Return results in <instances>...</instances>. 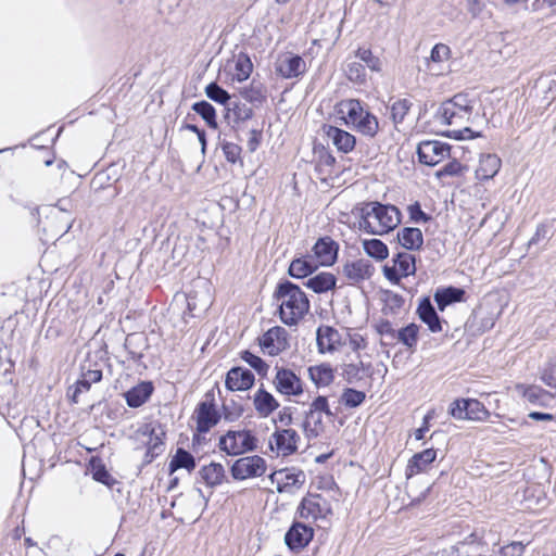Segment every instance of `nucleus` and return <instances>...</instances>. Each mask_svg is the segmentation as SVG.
<instances>
[{
  "instance_id": "f257e3e1",
  "label": "nucleus",
  "mask_w": 556,
  "mask_h": 556,
  "mask_svg": "<svg viewBox=\"0 0 556 556\" xmlns=\"http://www.w3.org/2000/svg\"><path fill=\"white\" fill-rule=\"evenodd\" d=\"M273 299L278 306L280 320L289 327L296 326L309 312L311 303L306 293L289 280L277 285Z\"/></svg>"
},
{
  "instance_id": "f03ea898",
  "label": "nucleus",
  "mask_w": 556,
  "mask_h": 556,
  "mask_svg": "<svg viewBox=\"0 0 556 556\" xmlns=\"http://www.w3.org/2000/svg\"><path fill=\"white\" fill-rule=\"evenodd\" d=\"M337 118L345 127L368 138L379 132L378 117L359 99H342L334 105Z\"/></svg>"
},
{
  "instance_id": "7ed1b4c3",
  "label": "nucleus",
  "mask_w": 556,
  "mask_h": 556,
  "mask_svg": "<svg viewBox=\"0 0 556 556\" xmlns=\"http://www.w3.org/2000/svg\"><path fill=\"white\" fill-rule=\"evenodd\" d=\"M359 228L371 235H386L401 223V213L394 205L380 202L366 203L361 208Z\"/></svg>"
},
{
  "instance_id": "20e7f679",
  "label": "nucleus",
  "mask_w": 556,
  "mask_h": 556,
  "mask_svg": "<svg viewBox=\"0 0 556 556\" xmlns=\"http://www.w3.org/2000/svg\"><path fill=\"white\" fill-rule=\"evenodd\" d=\"M341 500L332 496H325L319 493L307 492L301 500L296 508V515L300 519L317 523L332 518L334 514L333 506Z\"/></svg>"
},
{
  "instance_id": "39448f33",
  "label": "nucleus",
  "mask_w": 556,
  "mask_h": 556,
  "mask_svg": "<svg viewBox=\"0 0 556 556\" xmlns=\"http://www.w3.org/2000/svg\"><path fill=\"white\" fill-rule=\"evenodd\" d=\"M475 100L468 93L460 92L442 103L438 111L441 124L463 127L472 119Z\"/></svg>"
},
{
  "instance_id": "423d86ee",
  "label": "nucleus",
  "mask_w": 556,
  "mask_h": 556,
  "mask_svg": "<svg viewBox=\"0 0 556 556\" xmlns=\"http://www.w3.org/2000/svg\"><path fill=\"white\" fill-rule=\"evenodd\" d=\"M191 419L195 422L192 441L200 443L202 434L210 432L222 419L213 389L206 391L203 400L197 404Z\"/></svg>"
},
{
  "instance_id": "0eeeda50",
  "label": "nucleus",
  "mask_w": 556,
  "mask_h": 556,
  "mask_svg": "<svg viewBox=\"0 0 556 556\" xmlns=\"http://www.w3.org/2000/svg\"><path fill=\"white\" fill-rule=\"evenodd\" d=\"M374 329L380 337L390 339V344H401L409 354L417 351L420 326L416 323L395 329L389 319L380 318L375 323Z\"/></svg>"
},
{
  "instance_id": "6e6552de",
  "label": "nucleus",
  "mask_w": 556,
  "mask_h": 556,
  "mask_svg": "<svg viewBox=\"0 0 556 556\" xmlns=\"http://www.w3.org/2000/svg\"><path fill=\"white\" fill-rule=\"evenodd\" d=\"M324 416L332 417L328 397L317 395L311 402L303 420V431L307 439L319 437L326 429Z\"/></svg>"
},
{
  "instance_id": "1a4fd4ad",
  "label": "nucleus",
  "mask_w": 556,
  "mask_h": 556,
  "mask_svg": "<svg viewBox=\"0 0 556 556\" xmlns=\"http://www.w3.org/2000/svg\"><path fill=\"white\" fill-rule=\"evenodd\" d=\"M218 447L227 455L237 456L257 447V439L250 430H229L219 438Z\"/></svg>"
},
{
  "instance_id": "9d476101",
  "label": "nucleus",
  "mask_w": 556,
  "mask_h": 556,
  "mask_svg": "<svg viewBox=\"0 0 556 556\" xmlns=\"http://www.w3.org/2000/svg\"><path fill=\"white\" fill-rule=\"evenodd\" d=\"M261 351L268 356H279L290 349V334L282 326H273L256 338Z\"/></svg>"
},
{
  "instance_id": "9b49d317",
  "label": "nucleus",
  "mask_w": 556,
  "mask_h": 556,
  "mask_svg": "<svg viewBox=\"0 0 556 556\" xmlns=\"http://www.w3.org/2000/svg\"><path fill=\"white\" fill-rule=\"evenodd\" d=\"M273 384L277 393L287 397H300L304 393L305 383L291 368L275 366Z\"/></svg>"
},
{
  "instance_id": "f8f14e48",
  "label": "nucleus",
  "mask_w": 556,
  "mask_h": 556,
  "mask_svg": "<svg viewBox=\"0 0 556 556\" xmlns=\"http://www.w3.org/2000/svg\"><path fill=\"white\" fill-rule=\"evenodd\" d=\"M448 414L457 420L486 421L491 416L485 405L477 399H456L448 408Z\"/></svg>"
},
{
  "instance_id": "ddd939ff",
  "label": "nucleus",
  "mask_w": 556,
  "mask_h": 556,
  "mask_svg": "<svg viewBox=\"0 0 556 556\" xmlns=\"http://www.w3.org/2000/svg\"><path fill=\"white\" fill-rule=\"evenodd\" d=\"M300 443L301 437L293 428L276 427L269 438L270 450L281 457L294 455L299 450Z\"/></svg>"
},
{
  "instance_id": "4468645a",
  "label": "nucleus",
  "mask_w": 556,
  "mask_h": 556,
  "mask_svg": "<svg viewBox=\"0 0 556 556\" xmlns=\"http://www.w3.org/2000/svg\"><path fill=\"white\" fill-rule=\"evenodd\" d=\"M416 273V258L407 252L395 254L391 264L383 267L384 277L392 283L397 285L403 278L413 276Z\"/></svg>"
},
{
  "instance_id": "2eb2a0df",
  "label": "nucleus",
  "mask_w": 556,
  "mask_h": 556,
  "mask_svg": "<svg viewBox=\"0 0 556 556\" xmlns=\"http://www.w3.org/2000/svg\"><path fill=\"white\" fill-rule=\"evenodd\" d=\"M419 162L435 166L451 156V146L439 140H425L417 147Z\"/></svg>"
},
{
  "instance_id": "dca6fc26",
  "label": "nucleus",
  "mask_w": 556,
  "mask_h": 556,
  "mask_svg": "<svg viewBox=\"0 0 556 556\" xmlns=\"http://www.w3.org/2000/svg\"><path fill=\"white\" fill-rule=\"evenodd\" d=\"M266 468V460L262 456H244L232 464L231 475L236 480H245L263 476Z\"/></svg>"
},
{
  "instance_id": "f3484780",
  "label": "nucleus",
  "mask_w": 556,
  "mask_h": 556,
  "mask_svg": "<svg viewBox=\"0 0 556 556\" xmlns=\"http://www.w3.org/2000/svg\"><path fill=\"white\" fill-rule=\"evenodd\" d=\"M269 479L279 493H291L299 490L305 483V475L294 468H282L274 471Z\"/></svg>"
},
{
  "instance_id": "a211bd4d",
  "label": "nucleus",
  "mask_w": 556,
  "mask_h": 556,
  "mask_svg": "<svg viewBox=\"0 0 556 556\" xmlns=\"http://www.w3.org/2000/svg\"><path fill=\"white\" fill-rule=\"evenodd\" d=\"M314 534V529L311 526L294 521L286 532L285 542L290 551L299 553L312 542Z\"/></svg>"
},
{
  "instance_id": "6ab92c4d",
  "label": "nucleus",
  "mask_w": 556,
  "mask_h": 556,
  "mask_svg": "<svg viewBox=\"0 0 556 556\" xmlns=\"http://www.w3.org/2000/svg\"><path fill=\"white\" fill-rule=\"evenodd\" d=\"M316 342L319 354H332L345 344L339 330L328 325H320L317 328Z\"/></svg>"
},
{
  "instance_id": "aec40b11",
  "label": "nucleus",
  "mask_w": 556,
  "mask_h": 556,
  "mask_svg": "<svg viewBox=\"0 0 556 556\" xmlns=\"http://www.w3.org/2000/svg\"><path fill=\"white\" fill-rule=\"evenodd\" d=\"M339 244L329 236L319 238L312 248V258L320 266H331L337 261Z\"/></svg>"
},
{
  "instance_id": "412c9836",
  "label": "nucleus",
  "mask_w": 556,
  "mask_h": 556,
  "mask_svg": "<svg viewBox=\"0 0 556 556\" xmlns=\"http://www.w3.org/2000/svg\"><path fill=\"white\" fill-rule=\"evenodd\" d=\"M437 457H438V450L434 447H429V448L422 450L418 453H415L407 460V464L405 467L406 480H409L417 475L427 472L429 467L435 462Z\"/></svg>"
},
{
  "instance_id": "4be33fe9",
  "label": "nucleus",
  "mask_w": 556,
  "mask_h": 556,
  "mask_svg": "<svg viewBox=\"0 0 556 556\" xmlns=\"http://www.w3.org/2000/svg\"><path fill=\"white\" fill-rule=\"evenodd\" d=\"M323 132L331 140L332 144L340 153H351L356 147V137L345 129L330 124H324Z\"/></svg>"
},
{
  "instance_id": "5701e85b",
  "label": "nucleus",
  "mask_w": 556,
  "mask_h": 556,
  "mask_svg": "<svg viewBox=\"0 0 556 556\" xmlns=\"http://www.w3.org/2000/svg\"><path fill=\"white\" fill-rule=\"evenodd\" d=\"M255 383L254 374L244 367L236 366L230 368L225 377V387L228 391H248Z\"/></svg>"
},
{
  "instance_id": "b1692460",
  "label": "nucleus",
  "mask_w": 556,
  "mask_h": 556,
  "mask_svg": "<svg viewBox=\"0 0 556 556\" xmlns=\"http://www.w3.org/2000/svg\"><path fill=\"white\" fill-rule=\"evenodd\" d=\"M515 390L532 405L546 407L555 394L536 384L517 383Z\"/></svg>"
},
{
  "instance_id": "393cba45",
  "label": "nucleus",
  "mask_w": 556,
  "mask_h": 556,
  "mask_svg": "<svg viewBox=\"0 0 556 556\" xmlns=\"http://www.w3.org/2000/svg\"><path fill=\"white\" fill-rule=\"evenodd\" d=\"M502 168V159L495 153L481 154L475 169V177L480 182L493 179Z\"/></svg>"
},
{
  "instance_id": "a878e982",
  "label": "nucleus",
  "mask_w": 556,
  "mask_h": 556,
  "mask_svg": "<svg viewBox=\"0 0 556 556\" xmlns=\"http://www.w3.org/2000/svg\"><path fill=\"white\" fill-rule=\"evenodd\" d=\"M306 72L305 61L296 54L289 53L276 65V73L286 79L296 78Z\"/></svg>"
},
{
  "instance_id": "bb28decb",
  "label": "nucleus",
  "mask_w": 556,
  "mask_h": 556,
  "mask_svg": "<svg viewBox=\"0 0 556 556\" xmlns=\"http://www.w3.org/2000/svg\"><path fill=\"white\" fill-rule=\"evenodd\" d=\"M416 313L418 318L427 325L429 331L432 333L443 331V323L445 321L439 317L429 298L420 300Z\"/></svg>"
},
{
  "instance_id": "cd10ccee",
  "label": "nucleus",
  "mask_w": 556,
  "mask_h": 556,
  "mask_svg": "<svg viewBox=\"0 0 556 556\" xmlns=\"http://www.w3.org/2000/svg\"><path fill=\"white\" fill-rule=\"evenodd\" d=\"M307 376L317 389L327 388L336 379V369L331 364L325 362L309 366L307 368Z\"/></svg>"
},
{
  "instance_id": "c85d7f7f",
  "label": "nucleus",
  "mask_w": 556,
  "mask_h": 556,
  "mask_svg": "<svg viewBox=\"0 0 556 556\" xmlns=\"http://www.w3.org/2000/svg\"><path fill=\"white\" fill-rule=\"evenodd\" d=\"M154 391L151 381H141L124 393L127 405L131 408L142 406L151 397Z\"/></svg>"
},
{
  "instance_id": "c756f323",
  "label": "nucleus",
  "mask_w": 556,
  "mask_h": 556,
  "mask_svg": "<svg viewBox=\"0 0 556 556\" xmlns=\"http://www.w3.org/2000/svg\"><path fill=\"white\" fill-rule=\"evenodd\" d=\"M253 406L262 418L269 417L278 407V400L264 388H260L253 395Z\"/></svg>"
},
{
  "instance_id": "7c9ffc66",
  "label": "nucleus",
  "mask_w": 556,
  "mask_h": 556,
  "mask_svg": "<svg viewBox=\"0 0 556 556\" xmlns=\"http://www.w3.org/2000/svg\"><path fill=\"white\" fill-rule=\"evenodd\" d=\"M252 72L253 63L250 56L244 52H240L233 58L232 65L229 70L230 81H245L251 76Z\"/></svg>"
},
{
  "instance_id": "2f4dec72",
  "label": "nucleus",
  "mask_w": 556,
  "mask_h": 556,
  "mask_svg": "<svg viewBox=\"0 0 556 556\" xmlns=\"http://www.w3.org/2000/svg\"><path fill=\"white\" fill-rule=\"evenodd\" d=\"M372 364L359 361L357 363L344 364L342 367V377L349 383H355L363 380L365 377H371Z\"/></svg>"
},
{
  "instance_id": "473e14b6",
  "label": "nucleus",
  "mask_w": 556,
  "mask_h": 556,
  "mask_svg": "<svg viewBox=\"0 0 556 556\" xmlns=\"http://www.w3.org/2000/svg\"><path fill=\"white\" fill-rule=\"evenodd\" d=\"M465 290L456 287L438 289L433 295L440 312H443L448 305L465 301Z\"/></svg>"
},
{
  "instance_id": "72a5a7b5",
  "label": "nucleus",
  "mask_w": 556,
  "mask_h": 556,
  "mask_svg": "<svg viewBox=\"0 0 556 556\" xmlns=\"http://www.w3.org/2000/svg\"><path fill=\"white\" fill-rule=\"evenodd\" d=\"M399 243L406 250L418 251L424 244V236L419 228L404 227L397 232Z\"/></svg>"
},
{
  "instance_id": "f704fd0d",
  "label": "nucleus",
  "mask_w": 556,
  "mask_h": 556,
  "mask_svg": "<svg viewBox=\"0 0 556 556\" xmlns=\"http://www.w3.org/2000/svg\"><path fill=\"white\" fill-rule=\"evenodd\" d=\"M318 269L317 264L314 262L311 255H304L294 258L290 265L288 273L291 277L302 279L308 277L315 270Z\"/></svg>"
},
{
  "instance_id": "c9c22d12",
  "label": "nucleus",
  "mask_w": 556,
  "mask_h": 556,
  "mask_svg": "<svg viewBox=\"0 0 556 556\" xmlns=\"http://www.w3.org/2000/svg\"><path fill=\"white\" fill-rule=\"evenodd\" d=\"M197 467L193 455L182 447H178L176 453L169 460L168 472L173 475L178 469H186L188 472H192Z\"/></svg>"
},
{
  "instance_id": "e433bc0d",
  "label": "nucleus",
  "mask_w": 556,
  "mask_h": 556,
  "mask_svg": "<svg viewBox=\"0 0 556 556\" xmlns=\"http://www.w3.org/2000/svg\"><path fill=\"white\" fill-rule=\"evenodd\" d=\"M253 116V110L247 103L232 101L226 106L225 117L233 125H239Z\"/></svg>"
},
{
  "instance_id": "4c0bfd02",
  "label": "nucleus",
  "mask_w": 556,
  "mask_h": 556,
  "mask_svg": "<svg viewBox=\"0 0 556 556\" xmlns=\"http://www.w3.org/2000/svg\"><path fill=\"white\" fill-rule=\"evenodd\" d=\"M200 476L203 482L211 488L220 485L225 478V468L220 463L212 462L200 469Z\"/></svg>"
},
{
  "instance_id": "58836bf2",
  "label": "nucleus",
  "mask_w": 556,
  "mask_h": 556,
  "mask_svg": "<svg viewBox=\"0 0 556 556\" xmlns=\"http://www.w3.org/2000/svg\"><path fill=\"white\" fill-rule=\"evenodd\" d=\"M88 470L91 472L92 479L106 486H112L115 479L108 471L105 464L100 456H92L88 462Z\"/></svg>"
},
{
  "instance_id": "ea45409f",
  "label": "nucleus",
  "mask_w": 556,
  "mask_h": 556,
  "mask_svg": "<svg viewBox=\"0 0 556 556\" xmlns=\"http://www.w3.org/2000/svg\"><path fill=\"white\" fill-rule=\"evenodd\" d=\"M337 278L333 274L323 271L311 277L305 286L315 293H325L336 288Z\"/></svg>"
},
{
  "instance_id": "a19ab883",
  "label": "nucleus",
  "mask_w": 556,
  "mask_h": 556,
  "mask_svg": "<svg viewBox=\"0 0 556 556\" xmlns=\"http://www.w3.org/2000/svg\"><path fill=\"white\" fill-rule=\"evenodd\" d=\"M344 275L349 280L359 282L371 276L372 268L363 260L346 263L343 268Z\"/></svg>"
},
{
  "instance_id": "79ce46f5",
  "label": "nucleus",
  "mask_w": 556,
  "mask_h": 556,
  "mask_svg": "<svg viewBox=\"0 0 556 556\" xmlns=\"http://www.w3.org/2000/svg\"><path fill=\"white\" fill-rule=\"evenodd\" d=\"M315 489L316 491L313 493H319L325 496H332L337 500H341L342 497V491L331 475L318 476L315 481Z\"/></svg>"
},
{
  "instance_id": "37998d69",
  "label": "nucleus",
  "mask_w": 556,
  "mask_h": 556,
  "mask_svg": "<svg viewBox=\"0 0 556 556\" xmlns=\"http://www.w3.org/2000/svg\"><path fill=\"white\" fill-rule=\"evenodd\" d=\"M149 438L146 443L147 453L146 458L151 462L157 457L162 452L165 444L166 433L163 430L156 431L150 428L148 431Z\"/></svg>"
},
{
  "instance_id": "c03bdc74",
  "label": "nucleus",
  "mask_w": 556,
  "mask_h": 556,
  "mask_svg": "<svg viewBox=\"0 0 556 556\" xmlns=\"http://www.w3.org/2000/svg\"><path fill=\"white\" fill-rule=\"evenodd\" d=\"M191 109L202 117L210 129H218L217 113L210 102L205 100L194 102Z\"/></svg>"
},
{
  "instance_id": "a18cd8bd",
  "label": "nucleus",
  "mask_w": 556,
  "mask_h": 556,
  "mask_svg": "<svg viewBox=\"0 0 556 556\" xmlns=\"http://www.w3.org/2000/svg\"><path fill=\"white\" fill-rule=\"evenodd\" d=\"M355 56L359 59L365 66L371 72L380 73L382 71V61L372 50L368 47H358L355 51Z\"/></svg>"
},
{
  "instance_id": "49530a36",
  "label": "nucleus",
  "mask_w": 556,
  "mask_h": 556,
  "mask_svg": "<svg viewBox=\"0 0 556 556\" xmlns=\"http://www.w3.org/2000/svg\"><path fill=\"white\" fill-rule=\"evenodd\" d=\"M240 358L250 365L258 376L266 377L269 371V365L258 355L244 350L240 352Z\"/></svg>"
},
{
  "instance_id": "de8ad7c7",
  "label": "nucleus",
  "mask_w": 556,
  "mask_h": 556,
  "mask_svg": "<svg viewBox=\"0 0 556 556\" xmlns=\"http://www.w3.org/2000/svg\"><path fill=\"white\" fill-rule=\"evenodd\" d=\"M364 250L369 256H371L378 261H383L389 255V250H388L387 244L379 239L365 240L364 241Z\"/></svg>"
},
{
  "instance_id": "09e8293b",
  "label": "nucleus",
  "mask_w": 556,
  "mask_h": 556,
  "mask_svg": "<svg viewBox=\"0 0 556 556\" xmlns=\"http://www.w3.org/2000/svg\"><path fill=\"white\" fill-rule=\"evenodd\" d=\"M366 400V393L353 388H345L341 394V403L346 408H355L362 405Z\"/></svg>"
},
{
  "instance_id": "8fccbe9b",
  "label": "nucleus",
  "mask_w": 556,
  "mask_h": 556,
  "mask_svg": "<svg viewBox=\"0 0 556 556\" xmlns=\"http://www.w3.org/2000/svg\"><path fill=\"white\" fill-rule=\"evenodd\" d=\"M383 302L384 303L381 311L386 316L397 314L405 304L403 296L393 292H388Z\"/></svg>"
},
{
  "instance_id": "3c124183",
  "label": "nucleus",
  "mask_w": 556,
  "mask_h": 556,
  "mask_svg": "<svg viewBox=\"0 0 556 556\" xmlns=\"http://www.w3.org/2000/svg\"><path fill=\"white\" fill-rule=\"evenodd\" d=\"M412 108V102L404 98L395 100L390 108L391 118L395 124L402 123Z\"/></svg>"
},
{
  "instance_id": "603ef678",
  "label": "nucleus",
  "mask_w": 556,
  "mask_h": 556,
  "mask_svg": "<svg viewBox=\"0 0 556 556\" xmlns=\"http://www.w3.org/2000/svg\"><path fill=\"white\" fill-rule=\"evenodd\" d=\"M345 75L354 84H365L367 79L366 66L361 62H351L346 65Z\"/></svg>"
},
{
  "instance_id": "864d4df0",
  "label": "nucleus",
  "mask_w": 556,
  "mask_h": 556,
  "mask_svg": "<svg viewBox=\"0 0 556 556\" xmlns=\"http://www.w3.org/2000/svg\"><path fill=\"white\" fill-rule=\"evenodd\" d=\"M467 170V166L463 165L458 160L453 159L448 161L441 169L437 172V177H457L462 176Z\"/></svg>"
},
{
  "instance_id": "5fc2aeb1",
  "label": "nucleus",
  "mask_w": 556,
  "mask_h": 556,
  "mask_svg": "<svg viewBox=\"0 0 556 556\" xmlns=\"http://www.w3.org/2000/svg\"><path fill=\"white\" fill-rule=\"evenodd\" d=\"M207 98L219 104H228L230 94L218 86L216 83H211L205 87Z\"/></svg>"
},
{
  "instance_id": "6e6d98bb",
  "label": "nucleus",
  "mask_w": 556,
  "mask_h": 556,
  "mask_svg": "<svg viewBox=\"0 0 556 556\" xmlns=\"http://www.w3.org/2000/svg\"><path fill=\"white\" fill-rule=\"evenodd\" d=\"M452 56L451 48L444 43H437L431 50L430 61L433 63H444Z\"/></svg>"
},
{
  "instance_id": "4d7b16f0",
  "label": "nucleus",
  "mask_w": 556,
  "mask_h": 556,
  "mask_svg": "<svg viewBox=\"0 0 556 556\" xmlns=\"http://www.w3.org/2000/svg\"><path fill=\"white\" fill-rule=\"evenodd\" d=\"M222 150L229 163L235 164L237 162H241L242 149L239 144L233 142H224L222 144Z\"/></svg>"
},
{
  "instance_id": "13d9d810",
  "label": "nucleus",
  "mask_w": 556,
  "mask_h": 556,
  "mask_svg": "<svg viewBox=\"0 0 556 556\" xmlns=\"http://www.w3.org/2000/svg\"><path fill=\"white\" fill-rule=\"evenodd\" d=\"M273 422L276 427L280 428H291L290 426L293 422V412L289 406L282 407L273 419Z\"/></svg>"
},
{
  "instance_id": "bf43d9fd",
  "label": "nucleus",
  "mask_w": 556,
  "mask_h": 556,
  "mask_svg": "<svg viewBox=\"0 0 556 556\" xmlns=\"http://www.w3.org/2000/svg\"><path fill=\"white\" fill-rule=\"evenodd\" d=\"M541 380L549 388L556 389V359L549 361L541 372Z\"/></svg>"
},
{
  "instance_id": "052dcab7",
  "label": "nucleus",
  "mask_w": 556,
  "mask_h": 556,
  "mask_svg": "<svg viewBox=\"0 0 556 556\" xmlns=\"http://www.w3.org/2000/svg\"><path fill=\"white\" fill-rule=\"evenodd\" d=\"M348 338L350 346L354 352H359L368 348L367 338L358 332H349Z\"/></svg>"
},
{
  "instance_id": "680f3d73",
  "label": "nucleus",
  "mask_w": 556,
  "mask_h": 556,
  "mask_svg": "<svg viewBox=\"0 0 556 556\" xmlns=\"http://www.w3.org/2000/svg\"><path fill=\"white\" fill-rule=\"evenodd\" d=\"M407 212L409 215V218L415 223H427L430 220V216L427 215L422 210L418 202H415L407 207Z\"/></svg>"
},
{
  "instance_id": "e2e57ef3",
  "label": "nucleus",
  "mask_w": 556,
  "mask_h": 556,
  "mask_svg": "<svg viewBox=\"0 0 556 556\" xmlns=\"http://www.w3.org/2000/svg\"><path fill=\"white\" fill-rule=\"evenodd\" d=\"M525 548L521 542H511L500 549L498 556H522Z\"/></svg>"
},
{
  "instance_id": "0e129e2a",
  "label": "nucleus",
  "mask_w": 556,
  "mask_h": 556,
  "mask_svg": "<svg viewBox=\"0 0 556 556\" xmlns=\"http://www.w3.org/2000/svg\"><path fill=\"white\" fill-rule=\"evenodd\" d=\"M91 382L86 380L84 377L78 379L74 384L73 394L70 396V400L73 404H77L79 402V394L83 392H88L91 388Z\"/></svg>"
},
{
  "instance_id": "69168bd1",
  "label": "nucleus",
  "mask_w": 556,
  "mask_h": 556,
  "mask_svg": "<svg viewBox=\"0 0 556 556\" xmlns=\"http://www.w3.org/2000/svg\"><path fill=\"white\" fill-rule=\"evenodd\" d=\"M242 96L249 102H263L266 97L262 93L261 89L251 86L250 88H245L242 91Z\"/></svg>"
},
{
  "instance_id": "338daca9",
  "label": "nucleus",
  "mask_w": 556,
  "mask_h": 556,
  "mask_svg": "<svg viewBox=\"0 0 556 556\" xmlns=\"http://www.w3.org/2000/svg\"><path fill=\"white\" fill-rule=\"evenodd\" d=\"M318 155H319L318 163H317L318 167H321V166L333 167L334 166L336 159L331 154V152H329L328 150L323 148L318 151Z\"/></svg>"
},
{
  "instance_id": "774afa93",
  "label": "nucleus",
  "mask_w": 556,
  "mask_h": 556,
  "mask_svg": "<svg viewBox=\"0 0 556 556\" xmlns=\"http://www.w3.org/2000/svg\"><path fill=\"white\" fill-rule=\"evenodd\" d=\"M81 377H84L86 380H88L91 383H98L102 380L103 372L99 368L88 369V370L81 372Z\"/></svg>"
}]
</instances>
